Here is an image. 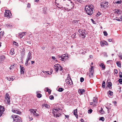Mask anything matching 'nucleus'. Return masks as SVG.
<instances>
[{
  "label": "nucleus",
  "instance_id": "1",
  "mask_svg": "<svg viewBox=\"0 0 122 122\" xmlns=\"http://www.w3.org/2000/svg\"><path fill=\"white\" fill-rule=\"evenodd\" d=\"M57 57L59 59L62 61H64L66 59H68V57L66 55V54H65L61 56L58 55L57 56Z\"/></svg>",
  "mask_w": 122,
  "mask_h": 122
},
{
  "label": "nucleus",
  "instance_id": "2",
  "mask_svg": "<svg viewBox=\"0 0 122 122\" xmlns=\"http://www.w3.org/2000/svg\"><path fill=\"white\" fill-rule=\"evenodd\" d=\"M108 2L104 1L101 3L100 6L102 8L106 9L108 6Z\"/></svg>",
  "mask_w": 122,
  "mask_h": 122
},
{
  "label": "nucleus",
  "instance_id": "3",
  "mask_svg": "<svg viewBox=\"0 0 122 122\" xmlns=\"http://www.w3.org/2000/svg\"><path fill=\"white\" fill-rule=\"evenodd\" d=\"M5 12L4 14V16L8 18H10L11 16V14L10 13V11L8 10H5Z\"/></svg>",
  "mask_w": 122,
  "mask_h": 122
},
{
  "label": "nucleus",
  "instance_id": "4",
  "mask_svg": "<svg viewBox=\"0 0 122 122\" xmlns=\"http://www.w3.org/2000/svg\"><path fill=\"white\" fill-rule=\"evenodd\" d=\"M85 10L86 13L88 15H91L93 14V9H86Z\"/></svg>",
  "mask_w": 122,
  "mask_h": 122
},
{
  "label": "nucleus",
  "instance_id": "5",
  "mask_svg": "<svg viewBox=\"0 0 122 122\" xmlns=\"http://www.w3.org/2000/svg\"><path fill=\"white\" fill-rule=\"evenodd\" d=\"M54 68L55 69V71L57 72L58 71V68L60 67L61 69V70H60V71H61L62 70V68L61 67L60 65L59 64L55 65L54 66Z\"/></svg>",
  "mask_w": 122,
  "mask_h": 122
},
{
  "label": "nucleus",
  "instance_id": "6",
  "mask_svg": "<svg viewBox=\"0 0 122 122\" xmlns=\"http://www.w3.org/2000/svg\"><path fill=\"white\" fill-rule=\"evenodd\" d=\"M94 72V68L93 66H91V68L89 69V76L90 77L93 76V74Z\"/></svg>",
  "mask_w": 122,
  "mask_h": 122
},
{
  "label": "nucleus",
  "instance_id": "7",
  "mask_svg": "<svg viewBox=\"0 0 122 122\" xmlns=\"http://www.w3.org/2000/svg\"><path fill=\"white\" fill-rule=\"evenodd\" d=\"M5 109L4 107L0 105V117L2 115Z\"/></svg>",
  "mask_w": 122,
  "mask_h": 122
},
{
  "label": "nucleus",
  "instance_id": "8",
  "mask_svg": "<svg viewBox=\"0 0 122 122\" xmlns=\"http://www.w3.org/2000/svg\"><path fill=\"white\" fill-rule=\"evenodd\" d=\"M93 5H89L88 6L86 5L85 6V10L86 9H93Z\"/></svg>",
  "mask_w": 122,
  "mask_h": 122
},
{
  "label": "nucleus",
  "instance_id": "9",
  "mask_svg": "<svg viewBox=\"0 0 122 122\" xmlns=\"http://www.w3.org/2000/svg\"><path fill=\"white\" fill-rule=\"evenodd\" d=\"M13 122H22V120L21 118L19 117L17 119H14Z\"/></svg>",
  "mask_w": 122,
  "mask_h": 122
},
{
  "label": "nucleus",
  "instance_id": "10",
  "mask_svg": "<svg viewBox=\"0 0 122 122\" xmlns=\"http://www.w3.org/2000/svg\"><path fill=\"white\" fill-rule=\"evenodd\" d=\"M32 55L31 53L29 52L27 56V58L26 60L29 61L30 60H31L32 58Z\"/></svg>",
  "mask_w": 122,
  "mask_h": 122
},
{
  "label": "nucleus",
  "instance_id": "11",
  "mask_svg": "<svg viewBox=\"0 0 122 122\" xmlns=\"http://www.w3.org/2000/svg\"><path fill=\"white\" fill-rule=\"evenodd\" d=\"M85 30H83L82 29H79L78 30L79 32L81 33V35H84L85 34Z\"/></svg>",
  "mask_w": 122,
  "mask_h": 122
},
{
  "label": "nucleus",
  "instance_id": "12",
  "mask_svg": "<svg viewBox=\"0 0 122 122\" xmlns=\"http://www.w3.org/2000/svg\"><path fill=\"white\" fill-rule=\"evenodd\" d=\"M20 66V74H24V71H25V68L24 67H22L21 66Z\"/></svg>",
  "mask_w": 122,
  "mask_h": 122
},
{
  "label": "nucleus",
  "instance_id": "13",
  "mask_svg": "<svg viewBox=\"0 0 122 122\" xmlns=\"http://www.w3.org/2000/svg\"><path fill=\"white\" fill-rule=\"evenodd\" d=\"M66 83H67L68 84H70V85H71L72 83V82L71 79L69 80H66Z\"/></svg>",
  "mask_w": 122,
  "mask_h": 122
},
{
  "label": "nucleus",
  "instance_id": "14",
  "mask_svg": "<svg viewBox=\"0 0 122 122\" xmlns=\"http://www.w3.org/2000/svg\"><path fill=\"white\" fill-rule=\"evenodd\" d=\"M5 95L6 97H5V98L7 100L8 102V103L9 102H10V99L9 95L7 93H6Z\"/></svg>",
  "mask_w": 122,
  "mask_h": 122
},
{
  "label": "nucleus",
  "instance_id": "15",
  "mask_svg": "<svg viewBox=\"0 0 122 122\" xmlns=\"http://www.w3.org/2000/svg\"><path fill=\"white\" fill-rule=\"evenodd\" d=\"M59 110V109H53L52 110V113L54 115H55L56 113Z\"/></svg>",
  "mask_w": 122,
  "mask_h": 122
},
{
  "label": "nucleus",
  "instance_id": "16",
  "mask_svg": "<svg viewBox=\"0 0 122 122\" xmlns=\"http://www.w3.org/2000/svg\"><path fill=\"white\" fill-rule=\"evenodd\" d=\"M5 57L4 55H2L0 56V62L4 61L5 59Z\"/></svg>",
  "mask_w": 122,
  "mask_h": 122
},
{
  "label": "nucleus",
  "instance_id": "17",
  "mask_svg": "<svg viewBox=\"0 0 122 122\" xmlns=\"http://www.w3.org/2000/svg\"><path fill=\"white\" fill-rule=\"evenodd\" d=\"M99 65L103 70H104L105 69V67L103 63H100Z\"/></svg>",
  "mask_w": 122,
  "mask_h": 122
},
{
  "label": "nucleus",
  "instance_id": "18",
  "mask_svg": "<svg viewBox=\"0 0 122 122\" xmlns=\"http://www.w3.org/2000/svg\"><path fill=\"white\" fill-rule=\"evenodd\" d=\"M36 111L37 110L36 109H31L30 111L31 114L32 115H34L35 113V112H36Z\"/></svg>",
  "mask_w": 122,
  "mask_h": 122
},
{
  "label": "nucleus",
  "instance_id": "19",
  "mask_svg": "<svg viewBox=\"0 0 122 122\" xmlns=\"http://www.w3.org/2000/svg\"><path fill=\"white\" fill-rule=\"evenodd\" d=\"M77 109H76L74 110L73 112H74L73 113L74 115L75 116L76 118H78V117L77 114Z\"/></svg>",
  "mask_w": 122,
  "mask_h": 122
},
{
  "label": "nucleus",
  "instance_id": "20",
  "mask_svg": "<svg viewBox=\"0 0 122 122\" xmlns=\"http://www.w3.org/2000/svg\"><path fill=\"white\" fill-rule=\"evenodd\" d=\"M107 86L110 89H111L110 87L112 86V84L111 82H108L107 83Z\"/></svg>",
  "mask_w": 122,
  "mask_h": 122
},
{
  "label": "nucleus",
  "instance_id": "21",
  "mask_svg": "<svg viewBox=\"0 0 122 122\" xmlns=\"http://www.w3.org/2000/svg\"><path fill=\"white\" fill-rule=\"evenodd\" d=\"M44 107H45L46 108H49L50 107V106H48L47 104H45L44 105H42L41 106V107L43 108Z\"/></svg>",
  "mask_w": 122,
  "mask_h": 122
},
{
  "label": "nucleus",
  "instance_id": "22",
  "mask_svg": "<svg viewBox=\"0 0 122 122\" xmlns=\"http://www.w3.org/2000/svg\"><path fill=\"white\" fill-rule=\"evenodd\" d=\"M115 20L119 21H122V16H121L119 18H117V17L115 18Z\"/></svg>",
  "mask_w": 122,
  "mask_h": 122
},
{
  "label": "nucleus",
  "instance_id": "23",
  "mask_svg": "<svg viewBox=\"0 0 122 122\" xmlns=\"http://www.w3.org/2000/svg\"><path fill=\"white\" fill-rule=\"evenodd\" d=\"M113 61L112 60H109L107 61V64H110L112 65L113 64Z\"/></svg>",
  "mask_w": 122,
  "mask_h": 122
},
{
  "label": "nucleus",
  "instance_id": "24",
  "mask_svg": "<svg viewBox=\"0 0 122 122\" xmlns=\"http://www.w3.org/2000/svg\"><path fill=\"white\" fill-rule=\"evenodd\" d=\"M25 32H23L22 33L19 34V36L20 37V38H21L23 36L25 35Z\"/></svg>",
  "mask_w": 122,
  "mask_h": 122
},
{
  "label": "nucleus",
  "instance_id": "25",
  "mask_svg": "<svg viewBox=\"0 0 122 122\" xmlns=\"http://www.w3.org/2000/svg\"><path fill=\"white\" fill-rule=\"evenodd\" d=\"M78 92L81 94H82L85 92V90L83 89H80L78 90Z\"/></svg>",
  "mask_w": 122,
  "mask_h": 122
},
{
  "label": "nucleus",
  "instance_id": "26",
  "mask_svg": "<svg viewBox=\"0 0 122 122\" xmlns=\"http://www.w3.org/2000/svg\"><path fill=\"white\" fill-rule=\"evenodd\" d=\"M45 72H44V73H46L47 74H48L49 75H50L52 74V72H53V71L51 70V71H45Z\"/></svg>",
  "mask_w": 122,
  "mask_h": 122
},
{
  "label": "nucleus",
  "instance_id": "27",
  "mask_svg": "<svg viewBox=\"0 0 122 122\" xmlns=\"http://www.w3.org/2000/svg\"><path fill=\"white\" fill-rule=\"evenodd\" d=\"M4 35V31H1L0 32V38H2Z\"/></svg>",
  "mask_w": 122,
  "mask_h": 122
},
{
  "label": "nucleus",
  "instance_id": "28",
  "mask_svg": "<svg viewBox=\"0 0 122 122\" xmlns=\"http://www.w3.org/2000/svg\"><path fill=\"white\" fill-rule=\"evenodd\" d=\"M39 92V91L37 92H36L37 93V97L39 98H40L42 96V95L40 94V93H38L39 92Z\"/></svg>",
  "mask_w": 122,
  "mask_h": 122
},
{
  "label": "nucleus",
  "instance_id": "29",
  "mask_svg": "<svg viewBox=\"0 0 122 122\" xmlns=\"http://www.w3.org/2000/svg\"><path fill=\"white\" fill-rule=\"evenodd\" d=\"M97 100V97H94L93 99V101L94 103L95 102L96 103Z\"/></svg>",
  "mask_w": 122,
  "mask_h": 122
},
{
  "label": "nucleus",
  "instance_id": "30",
  "mask_svg": "<svg viewBox=\"0 0 122 122\" xmlns=\"http://www.w3.org/2000/svg\"><path fill=\"white\" fill-rule=\"evenodd\" d=\"M12 117L14 119H15H15H17V118L19 117L17 115H12Z\"/></svg>",
  "mask_w": 122,
  "mask_h": 122
},
{
  "label": "nucleus",
  "instance_id": "31",
  "mask_svg": "<svg viewBox=\"0 0 122 122\" xmlns=\"http://www.w3.org/2000/svg\"><path fill=\"white\" fill-rule=\"evenodd\" d=\"M117 66L119 67H121V65L120 61H117L116 62Z\"/></svg>",
  "mask_w": 122,
  "mask_h": 122
},
{
  "label": "nucleus",
  "instance_id": "32",
  "mask_svg": "<svg viewBox=\"0 0 122 122\" xmlns=\"http://www.w3.org/2000/svg\"><path fill=\"white\" fill-rule=\"evenodd\" d=\"M105 81H103L102 85V87L103 88L105 87Z\"/></svg>",
  "mask_w": 122,
  "mask_h": 122
},
{
  "label": "nucleus",
  "instance_id": "33",
  "mask_svg": "<svg viewBox=\"0 0 122 122\" xmlns=\"http://www.w3.org/2000/svg\"><path fill=\"white\" fill-rule=\"evenodd\" d=\"M15 112L16 113L18 114H20L21 113V112L19 111L18 110H16Z\"/></svg>",
  "mask_w": 122,
  "mask_h": 122
},
{
  "label": "nucleus",
  "instance_id": "34",
  "mask_svg": "<svg viewBox=\"0 0 122 122\" xmlns=\"http://www.w3.org/2000/svg\"><path fill=\"white\" fill-rule=\"evenodd\" d=\"M61 115V114L60 113L57 114V113H56L55 115H54L56 117H59Z\"/></svg>",
  "mask_w": 122,
  "mask_h": 122
},
{
  "label": "nucleus",
  "instance_id": "35",
  "mask_svg": "<svg viewBox=\"0 0 122 122\" xmlns=\"http://www.w3.org/2000/svg\"><path fill=\"white\" fill-rule=\"evenodd\" d=\"M13 44L17 46H19L18 43L15 41L13 42Z\"/></svg>",
  "mask_w": 122,
  "mask_h": 122
},
{
  "label": "nucleus",
  "instance_id": "36",
  "mask_svg": "<svg viewBox=\"0 0 122 122\" xmlns=\"http://www.w3.org/2000/svg\"><path fill=\"white\" fill-rule=\"evenodd\" d=\"M63 90V89L62 88H60L58 89V91L59 92H62Z\"/></svg>",
  "mask_w": 122,
  "mask_h": 122
},
{
  "label": "nucleus",
  "instance_id": "37",
  "mask_svg": "<svg viewBox=\"0 0 122 122\" xmlns=\"http://www.w3.org/2000/svg\"><path fill=\"white\" fill-rule=\"evenodd\" d=\"M118 81L120 84H122V79H119Z\"/></svg>",
  "mask_w": 122,
  "mask_h": 122
},
{
  "label": "nucleus",
  "instance_id": "38",
  "mask_svg": "<svg viewBox=\"0 0 122 122\" xmlns=\"http://www.w3.org/2000/svg\"><path fill=\"white\" fill-rule=\"evenodd\" d=\"M99 120L102 121H104V118L103 117H102L100 118Z\"/></svg>",
  "mask_w": 122,
  "mask_h": 122
},
{
  "label": "nucleus",
  "instance_id": "39",
  "mask_svg": "<svg viewBox=\"0 0 122 122\" xmlns=\"http://www.w3.org/2000/svg\"><path fill=\"white\" fill-rule=\"evenodd\" d=\"M101 44L102 46H104V41H101Z\"/></svg>",
  "mask_w": 122,
  "mask_h": 122
},
{
  "label": "nucleus",
  "instance_id": "40",
  "mask_svg": "<svg viewBox=\"0 0 122 122\" xmlns=\"http://www.w3.org/2000/svg\"><path fill=\"white\" fill-rule=\"evenodd\" d=\"M46 92H48L49 93H50L51 91L50 90V89H49L48 88H46Z\"/></svg>",
  "mask_w": 122,
  "mask_h": 122
},
{
  "label": "nucleus",
  "instance_id": "41",
  "mask_svg": "<svg viewBox=\"0 0 122 122\" xmlns=\"http://www.w3.org/2000/svg\"><path fill=\"white\" fill-rule=\"evenodd\" d=\"M76 34L75 33L74 34H73V35H72V37L73 38H76Z\"/></svg>",
  "mask_w": 122,
  "mask_h": 122
},
{
  "label": "nucleus",
  "instance_id": "42",
  "mask_svg": "<svg viewBox=\"0 0 122 122\" xmlns=\"http://www.w3.org/2000/svg\"><path fill=\"white\" fill-rule=\"evenodd\" d=\"M6 78L8 80H9V81H10L11 80V78H12V77H6Z\"/></svg>",
  "mask_w": 122,
  "mask_h": 122
},
{
  "label": "nucleus",
  "instance_id": "43",
  "mask_svg": "<svg viewBox=\"0 0 122 122\" xmlns=\"http://www.w3.org/2000/svg\"><path fill=\"white\" fill-rule=\"evenodd\" d=\"M54 97L53 96L51 95L49 97L50 99L51 100H52L54 99Z\"/></svg>",
  "mask_w": 122,
  "mask_h": 122
},
{
  "label": "nucleus",
  "instance_id": "44",
  "mask_svg": "<svg viewBox=\"0 0 122 122\" xmlns=\"http://www.w3.org/2000/svg\"><path fill=\"white\" fill-rule=\"evenodd\" d=\"M103 33L105 36H106L107 35V33L106 31H104Z\"/></svg>",
  "mask_w": 122,
  "mask_h": 122
},
{
  "label": "nucleus",
  "instance_id": "45",
  "mask_svg": "<svg viewBox=\"0 0 122 122\" xmlns=\"http://www.w3.org/2000/svg\"><path fill=\"white\" fill-rule=\"evenodd\" d=\"M14 65H11L10 66V70L12 69V68H14Z\"/></svg>",
  "mask_w": 122,
  "mask_h": 122
},
{
  "label": "nucleus",
  "instance_id": "46",
  "mask_svg": "<svg viewBox=\"0 0 122 122\" xmlns=\"http://www.w3.org/2000/svg\"><path fill=\"white\" fill-rule=\"evenodd\" d=\"M92 109H90L88 111V113H91L92 112Z\"/></svg>",
  "mask_w": 122,
  "mask_h": 122
},
{
  "label": "nucleus",
  "instance_id": "47",
  "mask_svg": "<svg viewBox=\"0 0 122 122\" xmlns=\"http://www.w3.org/2000/svg\"><path fill=\"white\" fill-rule=\"evenodd\" d=\"M84 78L83 77H81L80 79V81L81 82H83L84 81Z\"/></svg>",
  "mask_w": 122,
  "mask_h": 122
},
{
  "label": "nucleus",
  "instance_id": "48",
  "mask_svg": "<svg viewBox=\"0 0 122 122\" xmlns=\"http://www.w3.org/2000/svg\"><path fill=\"white\" fill-rule=\"evenodd\" d=\"M119 58L121 60L122 59V54L121 53L120 54V55L119 56Z\"/></svg>",
  "mask_w": 122,
  "mask_h": 122
},
{
  "label": "nucleus",
  "instance_id": "49",
  "mask_svg": "<svg viewBox=\"0 0 122 122\" xmlns=\"http://www.w3.org/2000/svg\"><path fill=\"white\" fill-rule=\"evenodd\" d=\"M115 2L117 4H120L121 3V0L117 1H115Z\"/></svg>",
  "mask_w": 122,
  "mask_h": 122
},
{
  "label": "nucleus",
  "instance_id": "50",
  "mask_svg": "<svg viewBox=\"0 0 122 122\" xmlns=\"http://www.w3.org/2000/svg\"><path fill=\"white\" fill-rule=\"evenodd\" d=\"M113 93V92H112L110 91H109V94L111 96L112 95Z\"/></svg>",
  "mask_w": 122,
  "mask_h": 122
},
{
  "label": "nucleus",
  "instance_id": "51",
  "mask_svg": "<svg viewBox=\"0 0 122 122\" xmlns=\"http://www.w3.org/2000/svg\"><path fill=\"white\" fill-rule=\"evenodd\" d=\"M35 113L34 115H33L34 116H38L39 115V114H38L36 113V112H35Z\"/></svg>",
  "mask_w": 122,
  "mask_h": 122
},
{
  "label": "nucleus",
  "instance_id": "52",
  "mask_svg": "<svg viewBox=\"0 0 122 122\" xmlns=\"http://www.w3.org/2000/svg\"><path fill=\"white\" fill-rule=\"evenodd\" d=\"M28 60H26V62L25 63V66H27L28 65Z\"/></svg>",
  "mask_w": 122,
  "mask_h": 122
},
{
  "label": "nucleus",
  "instance_id": "53",
  "mask_svg": "<svg viewBox=\"0 0 122 122\" xmlns=\"http://www.w3.org/2000/svg\"><path fill=\"white\" fill-rule=\"evenodd\" d=\"M114 72L116 74H117L118 73L117 70L116 69H115L114 70Z\"/></svg>",
  "mask_w": 122,
  "mask_h": 122
},
{
  "label": "nucleus",
  "instance_id": "54",
  "mask_svg": "<svg viewBox=\"0 0 122 122\" xmlns=\"http://www.w3.org/2000/svg\"><path fill=\"white\" fill-rule=\"evenodd\" d=\"M101 14L100 12H98L97 15V16L98 17L99 16V15Z\"/></svg>",
  "mask_w": 122,
  "mask_h": 122
},
{
  "label": "nucleus",
  "instance_id": "55",
  "mask_svg": "<svg viewBox=\"0 0 122 122\" xmlns=\"http://www.w3.org/2000/svg\"><path fill=\"white\" fill-rule=\"evenodd\" d=\"M104 45H108V43L106 41H104Z\"/></svg>",
  "mask_w": 122,
  "mask_h": 122
},
{
  "label": "nucleus",
  "instance_id": "56",
  "mask_svg": "<svg viewBox=\"0 0 122 122\" xmlns=\"http://www.w3.org/2000/svg\"><path fill=\"white\" fill-rule=\"evenodd\" d=\"M116 10V12L118 14V13H119V10H118V9H117V10Z\"/></svg>",
  "mask_w": 122,
  "mask_h": 122
},
{
  "label": "nucleus",
  "instance_id": "57",
  "mask_svg": "<svg viewBox=\"0 0 122 122\" xmlns=\"http://www.w3.org/2000/svg\"><path fill=\"white\" fill-rule=\"evenodd\" d=\"M91 20L92 21V23L93 24H95V23L96 22L94 21L92 19H91Z\"/></svg>",
  "mask_w": 122,
  "mask_h": 122
},
{
  "label": "nucleus",
  "instance_id": "58",
  "mask_svg": "<svg viewBox=\"0 0 122 122\" xmlns=\"http://www.w3.org/2000/svg\"><path fill=\"white\" fill-rule=\"evenodd\" d=\"M106 108L108 110V111H109V110H110V107H106Z\"/></svg>",
  "mask_w": 122,
  "mask_h": 122
},
{
  "label": "nucleus",
  "instance_id": "59",
  "mask_svg": "<svg viewBox=\"0 0 122 122\" xmlns=\"http://www.w3.org/2000/svg\"><path fill=\"white\" fill-rule=\"evenodd\" d=\"M108 41L110 42H111L112 41V39H108Z\"/></svg>",
  "mask_w": 122,
  "mask_h": 122
},
{
  "label": "nucleus",
  "instance_id": "60",
  "mask_svg": "<svg viewBox=\"0 0 122 122\" xmlns=\"http://www.w3.org/2000/svg\"><path fill=\"white\" fill-rule=\"evenodd\" d=\"M65 117L67 118H68L69 117V116L68 115H65Z\"/></svg>",
  "mask_w": 122,
  "mask_h": 122
},
{
  "label": "nucleus",
  "instance_id": "61",
  "mask_svg": "<svg viewBox=\"0 0 122 122\" xmlns=\"http://www.w3.org/2000/svg\"><path fill=\"white\" fill-rule=\"evenodd\" d=\"M104 56L105 57H107V53H104Z\"/></svg>",
  "mask_w": 122,
  "mask_h": 122
},
{
  "label": "nucleus",
  "instance_id": "62",
  "mask_svg": "<svg viewBox=\"0 0 122 122\" xmlns=\"http://www.w3.org/2000/svg\"><path fill=\"white\" fill-rule=\"evenodd\" d=\"M77 1H78L79 2H80V3H81L82 2V0H77Z\"/></svg>",
  "mask_w": 122,
  "mask_h": 122
},
{
  "label": "nucleus",
  "instance_id": "63",
  "mask_svg": "<svg viewBox=\"0 0 122 122\" xmlns=\"http://www.w3.org/2000/svg\"><path fill=\"white\" fill-rule=\"evenodd\" d=\"M52 59L53 60H55L56 59L55 58V57L54 56H52Z\"/></svg>",
  "mask_w": 122,
  "mask_h": 122
},
{
  "label": "nucleus",
  "instance_id": "64",
  "mask_svg": "<svg viewBox=\"0 0 122 122\" xmlns=\"http://www.w3.org/2000/svg\"><path fill=\"white\" fill-rule=\"evenodd\" d=\"M27 7H30V5L29 3H28L27 5Z\"/></svg>",
  "mask_w": 122,
  "mask_h": 122
}]
</instances>
